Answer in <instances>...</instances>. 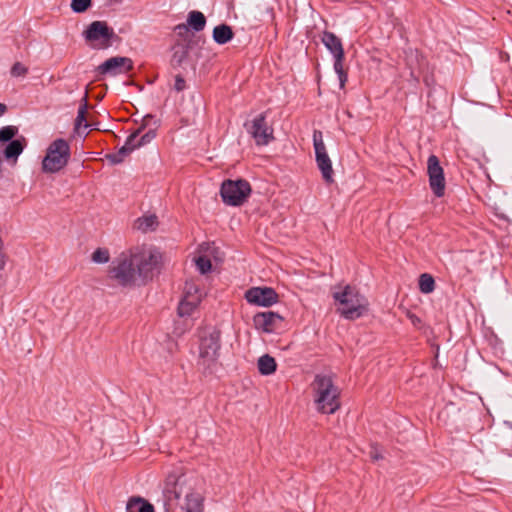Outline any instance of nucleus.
I'll return each mask as SVG.
<instances>
[{"instance_id": "obj_2", "label": "nucleus", "mask_w": 512, "mask_h": 512, "mask_svg": "<svg viewBox=\"0 0 512 512\" xmlns=\"http://www.w3.org/2000/svg\"><path fill=\"white\" fill-rule=\"evenodd\" d=\"M185 496L181 509L185 512H203V497L197 492L185 487L184 476H168L163 490L166 511L175 507L181 495Z\"/></svg>"}, {"instance_id": "obj_25", "label": "nucleus", "mask_w": 512, "mask_h": 512, "mask_svg": "<svg viewBox=\"0 0 512 512\" xmlns=\"http://www.w3.org/2000/svg\"><path fill=\"white\" fill-rule=\"evenodd\" d=\"M131 153V148L123 145L117 152L106 155L107 160L112 164H120Z\"/></svg>"}, {"instance_id": "obj_23", "label": "nucleus", "mask_w": 512, "mask_h": 512, "mask_svg": "<svg viewBox=\"0 0 512 512\" xmlns=\"http://www.w3.org/2000/svg\"><path fill=\"white\" fill-rule=\"evenodd\" d=\"M419 289L424 294L433 292L435 289L434 278L428 273L421 274L419 277Z\"/></svg>"}, {"instance_id": "obj_10", "label": "nucleus", "mask_w": 512, "mask_h": 512, "mask_svg": "<svg viewBox=\"0 0 512 512\" xmlns=\"http://www.w3.org/2000/svg\"><path fill=\"white\" fill-rule=\"evenodd\" d=\"M313 146L315 150V159L317 167L321 172L323 180L327 184L334 182L333 168L330 157L328 156L326 146L323 141V134L320 130H314L313 132Z\"/></svg>"}, {"instance_id": "obj_9", "label": "nucleus", "mask_w": 512, "mask_h": 512, "mask_svg": "<svg viewBox=\"0 0 512 512\" xmlns=\"http://www.w3.org/2000/svg\"><path fill=\"white\" fill-rule=\"evenodd\" d=\"M114 31L104 21H94L84 31L86 41L90 42L93 48L107 49L112 44Z\"/></svg>"}, {"instance_id": "obj_31", "label": "nucleus", "mask_w": 512, "mask_h": 512, "mask_svg": "<svg viewBox=\"0 0 512 512\" xmlns=\"http://www.w3.org/2000/svg\"><path fill=\"white\" fill-rule=\"evenodd\" d=\"M91 5V0H72L71 8L76 13H82Z\"/></svg>"}, {"instance_id": "obj_21", "label": "nucleus", "mask_w": 512, "mask_h": 512, "mask_svg": "<svg viewBox=\"0 0 512 512\" xmlns=\"http://www.w3.org/2000/svg\"><path fill=\"white\" fill-rule=\"evenodd\" d=\"M429 185L436 197H442L445 193V178L444 173L435 174L429 177Z\"/></svg>"}, {"instance_id": "obj_24", "label": "nucleus", "mask_w": 512, "mask_h": 512, "mask_svg": "<svg viewBox=\"0 0 512 512\" xmlns=\"http://www.w3.org/2000/svg\"><path fill=\"white\" fill-rule=\"evenodd\" d=\"M23 145L19 140H12L4 150L6 159H16L23 151Z\"/></svg>"}, {"instance_id": "obj_5", "label": "nucleus", "mask_w": 512, "mask_h": 512, "mask_svg": "<svg viewBox=\"0 0 512 512\" xmlns=\"http://www.w3.org/2000/svg\"><path fill=\"white\" fill-rule=\"evenodd\" d=\"M71 156L69 143L58 138L50 143L42 161V169L47 173H56L63 169Z\"/></svg>"}, {"instance_id": "obj_18", "label": "nucleus", "mask_w": 512, "mask_h": 512, "mask_svg": "<svg viewBox=\"0 0 512 512\" xmlns=\"http://www.w3.org/2000/svg\"><path fill=\"white\" fill-rule=\"evenodd\" d=\"M126 512H154V507L144 498L133 496L127 502Z\"/></svg>"}, {"instance_id": "obj_4", "label": "nucleus", "mask_w": 512, "mask_h": 512, "mask_svg": "<svg viewBox=\"0 0 512 512\" xmlns=\"http://www.w3.org/2000/svg\"><path fill=\"white\" fill-rule=\"evenodd\" d=\"M333 298L340 304L337 311L345 319L355 320L367 311L366 298L350 285H346L341 291H334Z\"/></svg>"}, {"instance_id": "obj_6", "label": "nucleus", "mask_w": 512, "mask_h": 512, "mask_svg": "<svg viewBox=\"0 0 512 512\" xmlns=\"http://www.w3.org/2000/svg\"><path fill=\"white\" fill-rule=\"evenodd\" d=\"M251 185L245 179L224 180L221 184L220 195L223 202L229 206H241L251 194Z\"/></svg>"}, {"instance_id": "obj_32", "label": "nucleus", "mask_w": 512, "mask_h": 512, "mask_svg": "<svg viewBox=\"0 0 512 512\" xmlns=\"http://www.w3.org/2000/svg\"><path fill=\"white\" fill-rule=\"evenodd\" d=\"M27 72V68L21 63H15L11 68V74L14 77L24 76Z\"/></svg>"}, {"instance_id": "obj_41", "label": "nucleus", "mask_w": 512, "mask_h": 512, "mask_svg": "<svg viewBox=\"0 0 512 512\" xmlns=\"http://www.w3.org/2000/svg\"><path fill=\"white\" fill-rule=\"evenodd\" d=\"M417 321H418V322L420 321V320H419V318L414 319V320H413V324H416V322H417Z\"/></svg>"}, {"instance_id": "obj_27", "label": "nucleus", "mask_w": 512, "mask_h": 512, "mask_svg": "<svg viewBox=\"0 0 512 512\" xmlns=\"http://www.w3.org/2000/svg\"><path fill=\"white\" fill-rule=\"evenodd\" d=\"M91 259L95 263L104 264L110 259L109 251L106 248H97L91 256Z\"/></svg>"}, {"instance_id": "obj_38", "label": "nucleus", "mask_w": 512, "mask_h": 512, "mask_svg": "<svg viewBox=\"0 0 512 512\" xmlns=\"http://www.w3.org/2000/svg\"><path fill=\"white\" fill-rule=\"evenodd\" d=\"M7 111V106L3 103H0V117L5 114V112Z\"/></svg>"}, {"instance_id": "obj_1", "label": "nucleus", "mask_w": 512, "mask_h": 512, "mask_svg": "<svg viewBox=\"0 0 512 512\" xmlns=\"http://www.w3.org/2000/svg\"><path fill=\"white\" fill-rule=\"evenodd\" d=\"M161 253L152 247H134L115 258L108 278L122 287L144 285L159 273Z\"/></svg>"}, {"instance_id": "obj_36", "label": "nucleus", "mask_w": 512, "mask_h": 512, "mask_svg": "<svg viewBox=\"0 0 512 512\" xmlns=\"http://www.w3.org/2000/svg\"><path fill=\"white\" fill-rule=\"evenodd\" d=\"M188 291H190V295H199L198 294V289L195 286H193V285L186 284L185 295L187 294Z\"/></svg>"}, {"instance_id": "obj_40", "label": "nucleus", "mask_w": 512, "mask_h": 512, "mask_svg": "<svg viewBox=\"0 0 512 512\" xmlns=\"http://www.w3.org/2000/svg\"><path fill=\"white\" fill-rule=\"evenodd\" d=\"M417 321H418V322L420 321V320H419V318L414 319V320H413V324H416V322H417Z\"/></svg>"}, {"instance_id": "obj_37", "label": "nucleus", "mask_w": 512, "mask_h": 512, "mask_svg": "<svg viewBox=\"0 0 512 512\" xmlns=\"http://www.w3.org/2000/svg\"><path fill=\"white\" fill-rule=\"evenodd\" d=\"M153 119L151 114H147L143 117V126L149 125L150 121Z\"/></svg>"}, {"instance_id": "obj_30", "label": "nucleus", "mask_w": 512, "mask_h": 512, "mask_svg": "<svg viewBox=\"0 0 512 512\" xmlns=\"http://www.w3.org/2000/svg\"><path fill=\"white\" fill-rule=\"evenodd\" d=\"M142 128L137 129L134 133L128 136L126 142L124 145L128 146V148H131V152L135 150L136 148L141 147L140 141H139V134L141 132Z\"/></svg>"}, {"instance_id": "obj_20", "label": "nucleus", "mask_w": 512, "mask_h": 512, "mask_svg": "<svg viewBox=\"0 0 512 512\" xmlns=\"http://www.w3.org/2000/svg\"><path fill=\"white\" fill-rule=\"evenodd\" d=\"M276 368V361L270 355L265 354L259 358L258 370L262 375H271L276 371Z\"/></svg>"}, {"instance_id": "obj_34", "label": "nucleus", "mask_w": 512, "mask_h": 512, "mask_svg": "<svg viewBox=\"0 0 512 512\" xmlns=\"http://www.w3.org/2000/svg\"><path fill=\"white\" fill-rule=\"evenodd\" d=\"M183 325L185 326V328H183V329H182V328H180L179 323H177V325H176V327H175V331H174L177 335H181V334H183L187 329H190V328H191V326H192V322H191V321H189V320H184V321H183Z\"/></svg>"}, {"instance_id": "obj_14", "label": "nucleus", "mask_w": 512, "mask_h": 512, "mask_svg": "<svg viewBox=\"0 0 512 512\" xmlns=\"http://www.w3.org/2000/svg\"><path fill=\"white\" fill-rule=\"evenodd\" d=\"M283 318L273 311L257 313L254 318V326L265 333L273 332L282 322Z\"/></svg>"}, {"instance_id": "obj_11", "label": "nucleus", "mask_w": 512, "mask_h": 512, "mask_svg": "<svg viewBox=\"0 0 512 512\" xmlns=\"http://www.w3.org/2000/svg\"><path fill=\"white\" fill-rule=\"evenodd\" d=\"M257 145H267L273 137V128L266 122V113L257 115L250 123L244 125Z\"/></svg>"}, {"instance_id": "obj_42", "label": "nucleus", "mask_w": 512, "mask_h": 512, "mask_svg": "<svg viewBox=\"0 0 512 512\" xmlns=\"http://www.w3.org/2000/svg\"><path fill=\"white\" fill-rule=\"evenodd\" d=\"M417 321H418V322L420 321V320H419V318L414 319V320H413V324H416V322H417Z\"/></svg>"}, {"instance_id": "obj_39", "label": "nucleus", "mask_w": 512, "mask_h": 512, "mask_svg": "<svg viewBox=\"0 0 512 512\" xmlns=\"http://www.w3.org/2000/svg\"><path fill=\"white\" fill-rule=\"evenodd\" d=\"M371 457L375 460L379 459V456L377 454H372Z\"/></svg>"}, {"instance_id": "obj_15", "label": "nucleus", "mask_w": 512, "mask_h": 512, "mask_svg": "<svg viewBox=\"0 0 512 512\" xmlns=\"http://www.w3.org/2000/svg\"><path fill=\"white\" fill-rule=\"evenodd\" d=\"M199 303L200 295H190V291H188L178 305V315L180 317L191 316Z\"/></svg>"}, {"instance_id": "obj_12", "label": "nucleus", "mask_w": 512, "mask_h": 512, "mask_svg": "<svg viewBox=\"0 0 512 512\" xmlns=\"http://www.w3.org/2000/svg\"><path fill=\"white\" fill-rule=\"evenodd\" d=\"M133 68V61L124 56H115L107 59L97 68V72L101 75L116 76L125 74Z\"/></svg>"}, {"instance_id": "obj_33", "label": "nucleus", "mask_w": 512, "mask_h": 512, "mask_svg": "<svg viewBox=\"0 0 512 512\" xmlns=\"http://www.w3.org/2000/svg\"><path fill=\"white\" fill-rule=\"evenodd\" d=\"M156 137V130L150 129L139 138L141 146L150 143Z\"/></svg>"}, {"instance_id": "obj_8", "label": "nucleus", "mask_w": 512, "mask_h": 512, "mask_svg": "<svg viewBox=\"0 0 512 512\" xmlns=\"http://www.w3.org/2000/svg\"><path fill=\"white\" fill-rule=\"evenodd\" d=\"M321 40L334 57V70L338 75L340 86L343 87L347 75L344 71L345 54L342 42L334 33L328 31L323 32Z\"/></svg>"}, {"instance_id": "obj_28", "label": "nucleus", "mask_w": 512, "mask_h": 512, "mask_svg": "<svg viewBox=\"0 0 512 512\" xmlns=\"http://www.w3.org/2000/svg\"><path fill=\"white\" fill-rule=\"evenodd\" d=\"M18 129L15 126H5L0 129V142H11L17 134Z\"/></svg>"}, {"instance_id": "obj_26", "label": "nucleus", "mask_w": 512, "mask_h": 512, "mask_svg": "<svg viewBox=\"0 0 512 512\" xmlns=\"http://www.w3.org/2000/svg\"><path fill=\"white\" fill-rule=\"evenodd\" d=\"M427 173L431 175H439L444 173L443 168L440 165L439 159L436 155H430L427 161Z\"/></svg>"}, {"instance_id": "obj_16", "label": "nucleus", "mask_w": 512, "mask_h": 512, "mask_svg": "<svg viewBox=\"0 0 512 512\" xmlns=\"http://www.w3.org/2000/svg\"><path fill=\"white\" fill-rule=\"evenodd\" d=\"M87 100L88 98H83V102L78 108L77 117L75 119L74 132L79 136L87 135L86 133L81 132V128L83 127L84 129H87L90 126L87 122V111L89 108Z\"/></svg>"}, {"instance_id": "obj_17", "label": "nucleus", "mask_w": 512, "mask_h": 512, "mask_svg": "<svg viewBox=\"0 0 512 512\" xmlns=\"http://www.w3.org/2000/svg\"><path fill=\"white\" fill-rule=\"evenodd\" d=\"M158 226V218L155 214L143 215L134 221V229L143 233L154 231Z\"/></svg>"}, {"instance_id": "obj_7", "label": "nucleus", "mask_w": 512, "mask_h": 512, "mask_svg": "<svg viewBox=\"0 0 512 512\" xmlns=\"http://www.w3.org/2000/svg\"><path fill=\"white\" fill-rule=\"evenodd\" d=\"M220 331L216 328H209L200 336L199 357L204 366L209 367L219 357Z\"/></svg>"}, {"instance_id": "obj_22", "label": "nucleus", "mask_w": 512, "mask_h": 512, "mask_svg": "<svg viewBox=\"0 0 512 512\" xmlns=\"http://www.w3.org/2000/svg\"><path fill=\"white\" fill-rule=\"evenodd\" d=\"M188 25L196 32L202 31L206 25V18L200 11H191L187 18Z\"/></svg>"}, {"instance_id": "obj_29", "label": "nucleus", "mask_w": 512, "mask_h": 512, "mask_svg": "<svg viewBox=\"0 0 512 512\" xmlns=\"http://www.w3.org/2000/svg\"><path fill=\"white\" fill-rule=\"evenodd\" d=\"M195 263L197 269L200 271L201 274L208 273L212 268L211 261L206 256H199L198 258H196Z\"/></svg>"}, {"instance_id": "obj_3", "label": "nucleus", "mask_w": 512, "mask_h": 512, "mask_svg": "<svg viewBox=\"0 0 512 512\" xmlns=\"http://www.w3.org/2000/svg\"><path fill=\"white\" fill-rule=\"evenodd\" d=\"M311 389L318 412L334 414L340 408V389L334 384L331 375H315Z\"/></svg>"}, {"instance_id": "obj_35", "label": "nucleus", "mask_w": 512, "mask_h": 512, "mask_svg": "<svg viewBox=\"0 0 512 512\" xmlns=\"http://www.w3.org/2000/svg\"><path fill=\"white\" fill-rule=\"evenodd\" d=\"M184 86H185V81L177 76L176 79H175V90L177 93L181 92L183 89H184Z\"/></svg>"}, {"instance_id": "obj_19", "label": "nucleus", "mask_w": 512, "mask_h": 512, "mask_svg": "<svg viewBox=\"0 0 512 512\" xmlns=\"http://www.w3.org/2000/svg\"><path fill=\"white\" fill-rule=\"evenodd\" d=\"M233 38V31L226 24L218 25L213 30V39L218 44H226Z\"/></svg>"}, {"instance_id": "obj_13", "label": "nucleus", "mask_w": 512, "mask_h": 512, "mask_svg": "<svg viewBox=\"0 0 512 512\" xmlns=\"http://www.w3.org/2000/svg\"><path fill=\"white\" fill-rule=\"evenodd\" d=\"M245 299L251 304L269 307L278 301V295L272 288L253 287L246 291Z\"/></svg>"}]
</instances>
